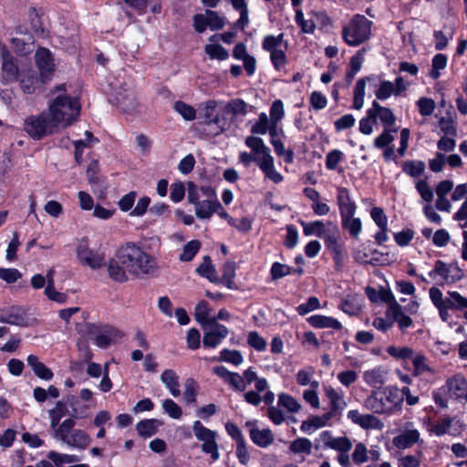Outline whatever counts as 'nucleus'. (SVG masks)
<instances>
[{
  "label": "nucleus",
  "mask_w": 467,
  "mask_h": 467,
  "mask_svg": "<svg viewBox=\"0 0 467 467\" xmlns=\"http://www.w3.org/2000/svg\"><path fill=\"white\" fill-rule=\"evenodd\" d=\"M271 127V119H268L266 113L262 112L258 120L252 126L251 132L253 134L264 135L267 133Z\"/></svg>",
  "instance_id": "60"
},
{
  "label": "nucleus",
  "mask_w": 467,
  "mask_h": 467,
  "mask_svg": "<svg viewBox=\"0 0 467 467\" xmlns=\"http://www.w3.org/2000/svg\"><path fill=\"white\" fill-rule=\"evenodd\" d=\"M316 441L323 449H331L337 451V461L342 467H350L351 460L348 452L353 447L352 441L347 436H333L330 431H323L319 433Z\"/></svg>",
  "instance_id": "5"
},
{
  "label": "nucleus",
  "mask_w": 467,
  "mask_h": 467,
  "mask_svg": "<svg viewBox=\"0 0 467 467\" xmlns=\"http://www.w3.org/2000/svg\"><path fill=\"white\" fill-rule=\"evenodd\" d=\"M161 425V421L156 419L142 420L136 424V431L140 436L150 438L157 433Z\"/></svg>",
  "instance_id": "38"
},
{
  "label": "nucleus",
  "mask_w": 467,
  "mask_h": 467,
  "mask_svg": "<svg viewBox=\"0 0 467 467\" xmlns=\"http://www.w3.org/2000/svg\"><path fill=\"white\" fill-rule=\"evenodd\" d=\"M222 209V204L218 199L202 200L194 206L195 215L199 219H209L215 212Z\"/></svg>",
  "instance_id": "26"
},
{
  "label": "nucleus",
  "mask_w": 467,
  "mask_h": 467,
  "mask_svg": "<svg viewBox=\"0 0 467 467\" xmlns=\"http://www.w3.org/2000/svg\"><path fill=\"white\" fill-rule=\"evenodd\" d=\"M321 238L324 240L326 247L329 252H337V249L342 247L339 243L340 233L338 227L332 222L327 223V231Z\"/></svg>",
  "instance_id": "30"
},
{
  "label": "nucleus",
  "mask_w": 467,
  "mask_h": 467,
  "mask_svg": "<svg viewBox=\"0 0 467 467\" xmlns=\"http://www.w3.org/2000/svg\"><path fill=\"white\" fill-rule=\"evenodd\" d=\"M277 405L290 413H296L301 409L300 403L294 397L286 393H280L278 395Z\"/></svg>",
  "instance_id": "44"
},
{
  "label": "nucleus",
  "mask_w": 467,
  "mask_h": 467,
  "mask_svg": "<svg viewBox=\"0 0 467 467\" xmlns=\"http://www.w3.org/2000/svg\"><path fill=\"white\" fill-rule=\"evenodd\" d=\"M367 115L374 117V119H379L384 128H393L396 118L392 110L387 107L381 106L378 101L374 100L372 106L368 109Z\"/></svg>",
  "instance_id": "20"
},
{
  "label": "nucleus",
  "mask_w": 467,
  "mask_h": 467,
  "mask_svg": "<svg viewBox=\"0 0 467 467\" xmlns=\"http://www.w3.org/2000/svg\"><path fill=\"white\" fill-rule=\"evenodd\" d=\"M67 413L66 403L59 400L56 403L55 407L48 411L50 427L55 429L59 423L60 420Z\"/></svg>",
  "instance_id": "45"
},
{
  "label": "nucleus",
  "mask_w": 467,
  "mask_h": 467,
  "mask_svg": "<svg viewBox=\"0 0 467 467\" xmlns=\"http://www.w3.org/2000/svg\"><path fill=\"white\" fill-rule=\"evenodd\" d=\"M283 41V34H279L276 36L269 35L264 38L262 47L265 51L268 52L269 54H272L273 52H275V50H279L282 48Z\"/></svg>",
  "instance_id": "48"
},
{
  "label": "nucleus",
  "mask_w": 467,
  "mask_h": 467,
  "mask_svg": "<svg viewBox=\"0 0 467 467\" xmlns=\"http://www.w3.org/2000/svg\"><path fill=\"white\" fill-rule=\"evenodd\" d=\"M337 202L339 208L340 216L356 213L357 205L350 197L348 189L345 187H337Z\"/></svg>",
  "instance_id": "24"
},
{
  "label": "nucleus",
  "mask_w": 467,
  "mask_h": 467,
  "mask_svg": "<svg viewBox=\"0 0 467 467\" xmlns=\"http://www.w3.org/2000/svg\"><path fill=\"white\" fill-rule=\"evenodd\" d=\"M219 360L231 363L237 367L244 362V358L238 350L223 348L220 352Z\"/></svg>",
  "instance_id": "55"
},
{
  "label": "nucleus",
  "mask_w": 467,
  "mask_h": 467,
  "mask_svg": "<svg viewBox=\"0 0 467 467\" xmlns=\"http://www.w3.org/2000/svg\"><path fill=\"white\" fill-rule=\"evenodd\" d=\"M312 441L307 438H297L291 441L289 450L296 454L310 455L312 453Z\"/></svg>",
  "instance_id": "43"
},
{
  "label": "nucleus",
  "mask_w": 467,
  "mask_h": 467,
  "mask_svg": "<svg viewBox=\"0 0 467 467\" xmlns=\"http://www.w3.org/2000/svg\"><path fill=\"white\" fill-rule=\"evenodd\" d=\"M204 347L215 348L228 336V328L216 322V318H212L210 324L202 327Z\"/></svg>",
  "instance_id": "12"
},
{
  "label": "nucleus",
  "mask_w": 467,
  "mask_h": 467,
  "mask_svg": "<svg viewBox=\"0 0 467 467\" xmlns=\"http://www.w3.org/2000/svg\"><path fill=\"white\" fill-rule=\"evenodd\" d=\"M209 314L210 308L206 301H201L195 306L194 317L202 327L210 324L212 318H209Z\"/></svg>",
  "instance_id": "53"
},
{
  "label": "nucleus",
  "mask_w": 467,
  "mask_h": 467,
  "mask_svg": "<svg viewBox=\"0 0 467 467\" xmlns=\"http://www.w3.org/2000/svg\"><path fill=\"white\" fill-rule=\"evenodd\" d=\"M373 22L357 14L342 27V38L349 47H358L370 39Z\"/></svg>",
  "instance_id": "4"
},
{
  "label": "nucleus",
  "mask_w": 467,
  "mask_h": 467,
  "mask_svg": "<svg viewBox=\"0 0 467 467\" xmlns=\"http://www.w3.org/2000/svg\"><path fill=\"white\" fill-rule=\"evenodd\" d=\"M324 392L329 400V413L333 416L343 411L348 404L345 400L344 391L340 389H335L331 386H325Z\"/></svg>",
  "instance_id": "18"
},
{
  "label": "nucleus",
  "mask_w": 467,
  "mask_h": 467,
  "mask_svg": "<svg viewBox=\"0 0 467 467\" xmlns=\"http://www.w3.org/2000/svg\"><path fill=\"white\" fill-rule=\"evenodd\" d=\"M419 112L422 117L431 116L436 108L435 101L432 99L421 97L416 101Z\"/></svg>",
  "instance_id": "61"
},
{
  "label": "nucleus",
  "mask_w": 467,
  "mask_h": 467,
  "mask_svg": "<svg viewBox=\"0 0 467 467\" xmlns=\"http://www.w3.org/2000/svg\"><path fill=\"white\" fill-rule=\"evenodd\" d=\"M246 426L249 428L251 440L257 446L266 448L273 443L274 436L269 429L257 428L255 421H247Z\"/></svg>",
  "instance_id": "22"
},
{
  "label": "nucleus",
  "mask_w": 467,
  "mask_h": 467,
  "mask_svg": "<svg viewBox=\"0 0 467 467\" xmlns=\"http://www.w3.org/2000/svg\"><path fill=\"white\" fill-rule=\"evenodd\" d=\"M108 274L109 276L119 283H124L129 280L128 271L125 269L124 265H121L119 257L117 256V252L115 253V256L110 258L108 262Z\"/></svg>",
  "instance_id": "28"
},
{
  "label": "nucleus",
  "mask_w": 467,
  "mask_h": 467,
  "mask_svg": "<svg viewBox=\"0 0 467 467\" xmlns=\"http://www.w3.org/2000/svg\"><path fill=\"white\" fill-rule=\"evenodd\" d=\"M408 84L402 77H397L394 82L389 80H380L378 89L375 91V96L379 100L384 101L391 96L398 97L402 92L406 91Z\"/></svg>",
  "instance_id": "13"
},
{
  "label": "nucleus",
  "mask_w": 467,
  "mask_h": 467,
  "mask_svg": "<svg viewBox=\"0 0 467 467\" xmlns=\"http://www.w3.org/2000/svg\"><path fill=\"white\" fill-rule=\"evenodd\" d=\"M174 110L185 120L191 121L196 118L195 109L183 101L178 100L173 105Z\"/></svg>",
  "instance_id": "54"
},
{
  "label": "nucleus",
  "mask_w": 467,
  "mask_h": 467,
  "mask_svg": "<svg viewBox=\"0 0 467 467\" xmlns=\"http://www.w3.org/2000/svg\"><path fill=\"white\" fill-rule=\"evenodd\" d=\"M447 66V57L443 54H437L432 58V68L431 77L434 79L440 77V71L444 69Z\"/></svg>",
  "instance_id": "63"
},
{
  "label": "nucleus",
  "mask_w": 467,
  "mask_h": 467,
  "mask_svg": "<svg viewBox=\"0 0 467 467\" xmlns=\"http://www.w3.org/2000/svg\"><path fill=\"white\" fill-rule=\"evenodd\" d=\"M16 51L21 55H26L32 51L34 37L27 28L19 26L16 29L15 36L11 38Z\"/></svg>",
  "instance_id": "17"
},
{
  "label": "nucleus",
  "mask_w": 467,
  "mask_h": 467,
  "mask_svg": "<svg viewBox=\"0 0 467 467\" xmlns=\"http://www.w3.org/2000/svg\"><path fill=\"white\" fill-rule=\"evenodd\" d=\"M449 274L450 267L444 262L438 260L435 262L434 268L429 272V276L433 279L440 276L441 281L448 282Z\"/></svg>",
  "instance_id": "62"
},
{
  "label": "nucleus",
  "mask_w": 467,
  "mask_h": 467,
  "mask_svg": "<svg viewBox=\"0 0 467 467\" xmlns=\"http://www.w3.org/2000/svg\"><path fill=\"white\" fill-rule=\"evenodd\" d=\"M445 388L453 400L467 399V381L462 374H455L446 380Z\"/></svg>",
  "instance_id": "19"
},
{
  "label": "nucleus",
  "mask_w": 467,
  "mask_h": 467,
  "mask_svg": "<svg viewBox=\"0 0 467 467\" xmlns=\"http://www.w3.org/2000/svg\"><path fill=\"white\" fill-rule=\"evenodd\" d=\"M196 272L202 277L209 279L213 283L218 282L216 270L212 264L209 256H204L202 263L197 267Z\"/></svg>",
  "instance_id": "41"
},
{
  "label": "nucleus",
  "mask_w": 467,
  "mask_h": 467,
  "mask_svg": "<svg viewBox=\"0 0 467 467\" xmlns=\"http://www.w3.org/2000/svg\"><path fill=\"white\" fill-rule=\"evenodd\" d=\"M201 247V243L198 240H192L188 242L182 249V253L180 254V260L183 262L191 261L194 255L198 253Z\"/></svg>",
  "instance_id": "59"
},
{
  "label": "nucleus",
  "mask_w": 467,
  "mask_h": 467,
  "mask_svg": "<svg viewBox=\"0 0 467 467\" xmlns=\"http://www.w3.org/2000/svg\"><path fill=\"white\" fill-rule=\"evenodd\" d=\"M347 418L363 430L380 431L384 428L382 420L373 412L362 414L358 410H350L348 411Z\"/></svg>",
  "instance_id": "15"
},
{
  "label": "nucleus",
  "mask_w": 467,
  "mask_h": 467,
  "mask_svg": "<svg viewBox=\"0 0 467 467\" xmlns=\"http://www.w3.org/2000/svg\"><path fill=\"white\" fill-rule=\"evenodd\" d=\"M396 128H384L382 133L374 140V146L378 149H384L394 140L393 133L397 132Z\"/></svg>",
  "instance_id": "51"
},
{
  "label": "nucleus",
  "mask_w": 467,
  "mask_h": 467,
  "mask_svg": "<svg viewBox=\"0 0 467 467\" xmlns=\"http://www.w3.org/2000/svg\"><path fill=\"white\" fill-rule=\"evenodd\" d=\"M55 126L50 121L46 111L37 116H30L25 119L24 130L33 139L40 140L51 134Z\"/></svg>",
  "instance_id": "8"
},
{
  "label": "nucleus",
  "mask_w": 467,
  "mask_h": 467,
  "mask_svg": "<svg viewBox=\"0 0 467 467\" xmlns=\"http://www.w3.org/2000/svg\"><path fill=\"white\" fill-rule=\"evenodd\" d=\"M388 371L382 366H378L363 372L364 382L372 388H378L385 383Z\"/></svg>",
  "instance_id": "25"
},
{
  "label": "nucleus",
  "mask_w": 467,
  "mask_h": 467,
  "mask_svg": "<svg viewBox=\"0 0 467 467\" xmlns=\"http://www.w3.org/2000/svg\"><path fill=\"white\" fill-rule=\"evenodd\" d=\"M213 372L235 390L244 391L246 389L244 379L239 373L229 371L223 366L213 368Z\"/></svg>",
  "instance_id": "21"
},
{
  "label": "nucleus",
  "mask_w": 467,
  "mask_h": 467,
  "mask_svg": "<svg viewBox=\"0 0 467 467\" xmlns=\"http://www.w3.org/2000/svg\"><path fill=\"white\" fill-rule=\"evenodd\" d=\"M2 82L10 83L18 79V66L12 57L10 52L7 50V54L3 56L2 58Z\"/></svg>",
  "instance_id": "23"
},
{
  "label": "nucleus",
  "mask_w": 467,
  "mask_h": 467,
  "mask_svg": "<svg viewBox=\"0 0 467 467\" xmlns=\"http://www.w3.org/2000/svg\"><path fill=\"white\" fill-rule=\"evenodd\" d=\"M431 301L439 311V316L443 322H447L451 316L449 310H454L451 296H443L442 292L437 287L429 290Z\"/></svg>",
  "instance_id": "16"
},
{
  "label": "nucleus",
  "mask_w": 467,
  "mask_h": 467,
  "mask_svg": "<svg viewBox=\"0 0 467 467\" xmlns=\"http://www.w3.org/2000/svg\"><path fill=\"white\" fill-rule=\"evenodd\" d=\"M91 441V437L85 431L76 429L70 435L68 441H67L66 445L83 451L89 446Z\"/></svg>",
  "instance_id": "35"
},
{
  "label": "nucleus",
  "mask_w": 467,
  "mask_h": 467,
  "mask_svg": "<svg viewBox=\"0 0 467 467\" xmlns=\"http://www.w3.org/2000/svg\"><path fill=\"white\" fill-rule=\"evenodd\" d=\"M224 110L234 116H244L247 113V104L241 99H232L225 105Z\"/></svg>",
  "instance_id": "56"
},
{
  "label": "nucleus",
  "mask_w": 467,
  "mask_h": 467,
  "mask_svg": "<svg viewBox=\"0 0 467 467\" xmlns=\"http://www.w3.org/2000/svg\"><path fill=\"white\" fill-rule=\"evenodd\" d=\"M20 88L24 93L32 94L43 84L40 76L37 77L33 70L23 71L19 77Z\"/></svg>",
  "instance_id": "29"
},
{
  "label": "nucleus",
  "mask_w": 467,
  "mask_h": 467,
  "mask_svg": "<svg viewBox=\"0 0 467 467\" xmlns=\"http://www.w3.org/2000/svg\"><path fill=\"white\" fill-rule=\"evenodd\" d=\"M402 171L410 177H420L425 171V163L421 161H406L402 164Z\"/></svg>",
  "instance_id": "47"
},
{
  "label": "nucleus",
  "mask_w": 467,
  "mask_h": 467,
  "mask_svg": "<svg viewBox=\"0 0 467 467\" xmlns=\"http://www.w3.org/2000/svg\"><path fill=\"white\" fill-rule=\"evenodd\" d=\"M387 353L396 358L400 360L411 359L414 356V350L409 347L398 348L395 346H389L387 348Z\"/></svg>",
  "instance_id": "52"
},
{
  "label": "nucleus",
  "mask_w": 467,
  "mask_h": 467,
  "mask_svg": "<svg viewBox=\"0 0 467 467\" xmlns=\"http://www.w3.org/2000/svg\"><path fill=\"white\" fill-rule=\"evenodd\" d=\"M36 66L42 83L49 81L56 70L53 54L46 47H39L35 54Z\"/></svg>",
  "instance_id": "10"
},
{
  "label": "nucleus",
  "mask_w": 467,
  "mask_h": 467,
  "mask_svg": "<svg viewBox=\"0 0 467 467\" xmlns=\"http://www.w3.org/2000/svg\"><path fill=\"white\" fill-rule=\"evenodd\" d=\"M86 333L93 343L100 348H107L110 345L117 343L124 335L119 328L113 326L93 323L86 325Z\"/></svg>",
  "instance_id": "6"
},
{
  "label": "nucleus",
  "mask_w": 467,
  "mask_h": 467,
  "mask_svg": "<svg viewBox=\"0 0 467 467\" xmlns=\"http://www.w3.org/2000/svg\"><path fill=\"white\" fill-rule=\"evenodd\" d=\"M47 457L57 467H62L65 463H73L79 461L76 455L59 453L55 451H49Z\"/></svg>",
  "instance_id": "50"
},
{
  "label": "nucleus",
  "mask_w": 467,
  "mask_h": 467,
  "mask_svg": "<svg viewBox=\"0 0 467 467\" xmlns=\"http://www.w3.org/2000/svg\"><path fill=\"white\" fill-rule=\"evenodd\" d=\"M192 431L196 439L202 442V451L210 454L213 462L218 461L220 452L217 443V432L205 427L200 420L193 422Z\"/></svg>",
  "instance_id": "7"
},
{
  "label": "nucleus",
  "mask_w": 467,
  "mask_h": 467,
  "mask_svg": "<svg viewBox=\"0 0 467 467\" xmlns=\"http://www.w3.org/2000/svg\"><path fill=\"white\" fill-rule=\"evenodd\" d=\"M76 255L82 265L88 266L92 270L100 269L105 265L104 254L90 249L86 238L78 243Z\"/></svg>",
  "instance_id": "9"
},
{
  "label": "nucleus",
  "mask_w": 467,
  "mask_h": 467,
  "mask_svg": "<svg viewBox=\"0 0 467 467\" xmlns=\"http://www.w3.org/2000/svg\"><path fill=\"white\" fill-rule=\"evenodd\" d=\"M117 256L128 273L136 277L152 275L157 267L155 259L134 243L121 245Z\"/></svg>",
  "instance_id": "3"
},
{
  "label": "nucleus",
  "mask_w": 467,
  "mask_h": 467,
  "mask_svg": "<svg viewBox=\"0 0 467 467\" xmlns=\"http://www.w3.org/2000/svg\"><path fill=\"white\" fill-rule=\"evenodd\" d=\"M161 382L169 389L173 397H178L181 394L179 377L172 369H166L161 373Z\"/></svg>",
  "instance_id": "37"
},
{
  "label": "nucleus",
  "mask_w": 467,
  "mask_h": 467,
  "mask_svg": "<svg viewBox=\"0 0 467 467\" xmlns=\"http://www.w3.org/2000/svg\"><path fill=\"white\" fill-rule=\"evenodd\" d=\"M63 402L66 403V406L68 405L70 407L75 418H84L88 410V406L81 405L78 399L74 395H67Z\"/></svg>",
  "instance_id": "46"
},
{
  "label": "nucleus",
  "mask_w": 467,
  "mask_h": 467,
  "mask_svg": "<svg viewBox=\"0 0 467 467\" xmlns=\"http://www.w3.org/2000/svg\"><path fill=\"white\" fill-rule=\"evenodd\" d=\"M333 417L332 413H329L328 411L319 416H313L306 420H304L300 429L303 432L311 434L317 429L327 426Z\"/></svg>",
  "instance_id": "27"
},
{
  "label": "nucleus",
  "mask_w": 467,
  "mask_h": 467,
  "mask_svg": "<svg viewBox=\"0 0 467 467\" xmlns=\"http://www.w3.org/2000/svg\"><path fill=\"white\" fill-rule=\"evenodd\" d=\"M351 460L355 464L360 465L368 461V449L363 442H358L351 454Z\"/></svg>",
  "instance_id": "57"
},
{
  "label": "nucleus",
  "mask_w": 467,
  "mask_h": 467,
  "mask_svg": "<svg viewBox=\"0 0 467 467\" xmlns=\"http://www.w3.org/2000/svg\"><path fill=\"white\" fill-rule=\"evenodd\" d=\"M46 112L55 128H67L77 120L80 104L77 98L66 93L65 85H60L56 88Z\"/></svg>",
  "instance_id": "1"
},
{
  "label": "nucleus",
  "mask_w": 467,
  "mask_h": 467,
  "mask_svg": "<svg viewBox=\"0 0 467 467\" xmlns=\"http://www.w3.org/2000/svg\"><path fill=\"white\" fill-rule=\"evenodd\" d=\"M300 223L306 236L317 235L321 238L327 231V227L322 221H314L309 223L301 221Z\"/></svg>",
  "instance_id": "42"
},
{
  "label": "nucleus",
  "mask_w": 467,
  "mask_h": 467,
  "mask_svg": "<svg viewBox=\"0 0 467 467\" xmlns=\"http://www.w3.org/2000/svg\"><path fill=\"white\" fill-rule=\"evenodd\" d=\"M315 368L313 367H306L300 370L296 375V382L300 386H307L310 388L318 389L319 382L314 379Z\"/></svg>",
  "instance_id": "39"
},
{
  "label": "nucleus",
  "mask_w": 467,
  "mask_h": 467,
  "mask_svg": "<svg viewBox=\"0 0 467 467\" xmlns=\"http://www.w3.org/2000/svg\"><path fill=\"white\" fill-rule=\"evenodd\" d=\"M356 213H350L349 214H345L341 217V224L344 229H346L349 234L358 238L362 231V223L359 218L355 217Z\"/></svg>",
  "instance_id": "36"
},
{
  "label": "nucleus",
  "mask_w": 467,
  "mask_h": 467,
  "mask_svg": "<svg viewBox=\"0 0 467 467\" xmlns=\"http://www.w3.org/2000/svg\"><path fill=\"white\" fill-rule=\"evenodd\" d=\"M0 322L18 327H28L30 325V318L26 317L22 308L13 306L10 308L5 317L0 318Z\"/></svg>",
  "instance_id": "31"
},
{
  "label": "nucleus",
  "mask_w": 467,
  "mask_h": 467,
  "mask_svg": "<svg viewBox=\"0 0 467 467\" xmlns=\"http://www.w3.org/2000/svg\"><path fill=\"white\" fill-rule=\"evenodd\" d=\"M26 362L37 378L47 381L53 379L54 374L51 369L42 363L36 355H29L26 358Z\"/></svg>",
  "instance_id": "32"
},
{
  "label": "nucleus",
  "mask_w": 467,
  "mask_h": 467,
  "mask_svg": "<svg viewBox=\"0 0 467 467\" xmlns=\"http://www.w3.org/2000/svg\"><path fill=\"white\" fill-rule=\"evenodd\" d=\"M205 52L211 59L225 60L229 57L228 51L219 44L206 45Z\"/></svg>",
  "instance_id": "58"
},
{
  "label": "nucleus",
  "mask_w": 467,
  "mask_h": 467,
  "mask_svg": "<svg viewBox=\"0 0 467 467\" xmlns=\"http://www.w3.org/2000/svg\"><path fill=\"white\" fill-rule=\"evenodd\" d=\"M74 426L75 420L73 419H66L61 423H58L55 429H53V438L56 441L66 444L72 432L76 430L74 429Z\"/></svg>",
  "instance_id": "34"
},
{
  "label": "nucleus",
  "mask_w": 467,
  "mask_h": 467,
  "mask_svg": "<svg viewBox=\"0 0 467 467\" xmlns=\"http://www.w3.org/2000/svg\"><path fill=\"white\" fill-rule=\"evenodd\" d=\"M245 145L253 151L254 162H256L259 168H262L268 164V162L274 161L270 149L265 144L261 138L248 136L245 139Z\"/></svg>",
  "instance_id": "14"
},
{
  "label": "nucleus",
  "mask_w": 467,
  "mask_h": 467,
  "mask_svg": "<svg viewBox=\"0 0 467 467\" xmlns=\"http://www.w3.org/2000/svg\"><path fill=\"white\" fill-rule=\"evenodd\" d=\"M296 23L300 26L302 33L313 34L316 29V21L312 16L309 19H305L304 13L301 9L296 11L295 16Z\"/></svg>",
  "instance_id": "49"
},
{
  "label": "nucleus",
  "mask_w": 467,
  "mask_h": 467,
  "mask_svg": "<svg viewBox=\"0 0 467 467\" xmlns=\"http://www.w3.org/2000/svg\"><path fill=\"white\" fill-rule=\"evenodd\" d=\"M411 360L414 376H420L424 373L434 374V370L427 363V358L421 352L415 353Z\"/></svg>",
  "instance_id": "40"
},
{
  "label": "nucleus",
  "mask_w": 467,
  "mask_h": 467,
  "mask_svg": "<svg viewBox=\"0 0 467 467\" xmlns=\"http://www.w3.org/2000/svg\"><path fill=\"white\" fill-rule=\"evenodd\" d=\"M307 322L310 326L316 328H333L336 330H340L342 328V325L337 319L323 315L310 316L307 318Z\"/></svg>",
  "instance_id": "33"
},
{
  "label": "nucleus",
  "mask_w": 467,
  "mask_h": 467,
  "mask_svg": "<svg viewBox=\"0 0 467 467\" xmlns=\"http://www.w3.org/2000/svg\"><path fill=\"white\" fill-rule=\"evenodd\" d=\"M419 442L422 443L420 432L412 421L406 422L400 432L392 440L393 445L400 450L411 448Z\"/></svg>",
  "instance_id": "11"
},
{
  "label": "nucleus",
  "mask_w": 467,
  "mask_h": 467,
  "mask_svg": "<svg viewBox=\"0 0 467 467\" xmlns=\"http://www.w3.org/2000/svg\"><path fill=\"white\" fill-rule=\"evenodd\" d=\"M416 190L421 199L429 204L433 199V191L426 180H420L416 182Z\"/></svg>",
  "instance_id": "64"
},
{
  "label": "nucleus",
  "mask_w": 467,
  "mask_h": 467,
  "mask_svg": "<svg viewBox=\"0 0 467 467\" xmlns=\"http://www.w3.org/2000/svg\"><path fill=\"white\" fill-rule=\"evenodd\" d=\"M363 407L374 414L391 416L402 409V394L396 386L372 389L363 401Z\"/></svg>",
  "instance_id": "2"
}]
</instances>
